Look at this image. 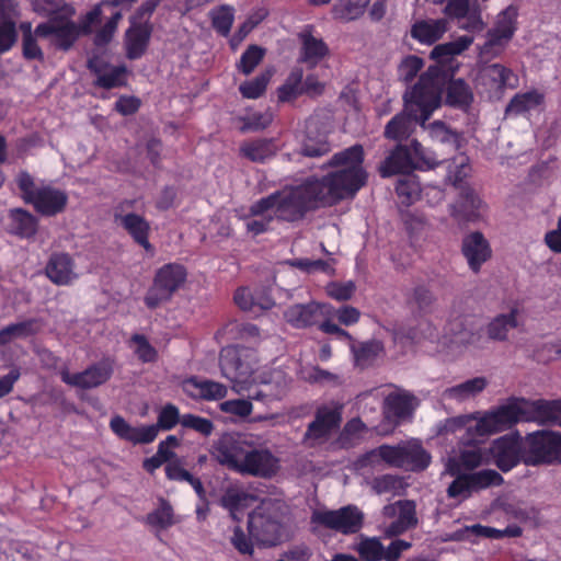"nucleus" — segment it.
<instances>
[{"mask_svg":"<svg viewBox=\"0 0 561 561\" xmlns=\"http://www.w3.org/2000/svg\"><path fill=\"white\" fill-rule=\"evenodd\" d=\"M363 162L364 149L354 145L332 156L327 163L331 171L322 180L312 178L299 185L285 186L263 199H268L276 220H299L319 203L332 204L354 196L367 181Z\"/></svg>","mask_w":561,"mask_h":561,"instance_id":"1","label":"nucleus"},{"mask_svg":"<svg viewBox=\"0 0 561 561\" xmlns=\"http://www.w3.org/2000/svg\"><path fill=\"white\" fill-rule=\"evenodd\" d=\"M256 363L255 352L247 347L228 346L220 354L221 375L237 393L248 392L249 399L264 404L282 400L289 386L286 373L278 368L259 369Z\"/></svg>","mask_w":561,"mask_h":561,"instance_id":"2","label":"nucleus"},{"mask_svg":"<svg viewBox=\"0 0 561 561\" xmlns=\"http://www.w3.org/2000/svg\"><path fill=\"white\" fill-rule=\"evenodd\" d=\"M216 460L240 474L271 479L280 470V459L253 435H226L213 448Z\"/></svg>","mask_w":561,"mask_h":561,"instance_id":"3","label":"nucleus"},{"mask_svg":"<svg viewBox=\"0 0 561 561\" xmlns=\"http://www.w3.org/2000/svg\"><path fill=\"white\" fill-rule=\"evenodd\" d=\"M474 435L469 440L511 428L518 422H537L561 426V399L526 401L514 399L483 415H473Z\"/></svg>","mask_w":561,"mask_h":561,"instance_id":"4","label":"nucleus"},{"mask_svg":"<svg viewBox=\"0 0 561 561\" xmlns=\"http://www.w3.org/2000/svg\"><path fill=\"white\" fill-rule=\"evenodd\" d=\"M404 108L393 116L385 127V137L401 141L409 138L416 124L425 127V122L440 104L437 84L428 72L421 76L419 82L404 93Z\"/></svg>","mask_w":561,"mask_h":561,"instance_id":"5","label":"nucleus"},{"mask_svg":"<svg viewBox=\"0 0 561 561\" xmlns=\"http://www.w3.org/2000/svg\"><path fill=\"white\" fill-rule=\"evenodd\" d=\"M489 454L476 445L462 448L458 455L447 458L445 470L454 481L447 489L449 497L465 500L472 493L502 483V476L492 469L472 471L476 468L488 463Z\"/></svg>","mask_w":561,"mask_h":561,"instance_id":"6","label":"nucleus"},{"mask_svg":"<svg viewBox=\"0 0 561 561\" xmlns=\"http://www.w3.org/2000/svg\"><path fill=\"white\" fill-rule=\"evenodd\" d=\"M101 15L102 10L98 5L87 13L80 27L71 21H59L57 19H49L47 22L38 24L34 31L31 23H22L20 28L23 33V56L26 59L43 60L44 53L39 46V41L43 39H49L55 46L65 50L68 49L75 43L80 32H91L92 25L100 21Z\"/></svg>","mask_w":561,"mask_h":561,"instance_id":"7","label":"nucleus"},{"mask_svg":"<svg viewBox=\"0 0 561 561\" xmlns=\"http://www.w3.org/2000/svg\"><path fill=\"white\" fill-rule=\"evenodd\" d=\"M248 531L256 546L271 548L285 538L282 506L278 502L264 499L249 514Z\"/></svg>","mask_w":561,"mask_h":561,"instance_id":"8","label":"nucleus"},{"mask_svg":"<svg viewBox=\"0 0 561 561\" xmlns=\"http://www.w3.org/2000/svg\"><path fill=\"white\" fill-rule=\"evenodd\" d=\"M15 182L22 192L23 199L32 204L43 216H55L66 209L68 195L65 191L51 185L37 186L26 171H21Z\"/></svg>","mask_w":561,"mask_h":561,"instance_id":"9","label":"nucleus"},{"mask_svg":"<svg viewBox=\"0 0 561 561\" xmlns=\"http://www.w3.org/2000/svg\"><path fill=\"white\" fill-rule=\"evenodd\" d=\"M524 461L530 466L561 462V433L542 431L528 435Z\"/></svg>","mask_w":561,"mask_h":561,"instance_id":"10","label":"nucleus"},{"mask_svg":"<svg viewBox=\"0 0 561 561\" xmlns=\"http://www.w3.org/2000/svg\"><path fill=\"white\" fill-rule=\"evenodd\" d=\"M186 279L185 268L175 263L162 266L156 274L152 287L145 297L146 305L154 309L171 298Z\"/></svg>","mask_w":561,"mask_h":561,"instance_id":"11","label":"nucleus"},{"mask_svg":"<svg viewBox=\"0 0 561 561\" xmlns=\"http://www.w3.org/2000/svg\"><path fill=\"white\" fill-rule=\"evenodd\" d=\"M114 373V362L111 358H104L90 365L81 373L71 374L68 369L60 371L61 380L76 388L92 389L104 385Z\"/></svg>","mask_w":561,"mask_h":561,"instance_id":"12","label":"nucleus"},{"mask_svg":"<svg viewBox=\"0 0 561 561\" xmlns=\"http://www.w3.org/2000/svg\"><path fill=\"white\" fill-rule=\"evenodd\" d=\"M311 520L343 534H354L362 527L363 513L356 506L348 505L337 511H316Z\"/></svg>","mask_w":561,"mask_h":561,"instance_id":"13","label":"nucleus"},{"mask_svg":"<svg viewBox=\"0 0 561 561\" xmlns=\"http://www.w3.org/2000/svg\"><path fill=\"white\" fill-rule=\"evenodd\" d=\"M476 82L486 92L499 94L505 89H515L518 85V77L502 64L485 62L478 70Z\"/></svg>","mask_w":561,"mask_h":561,"instance_id":"14","label":"nucleus"},{"mask_svg":"<svg viewBox=\"0 0 561 561\" xmlns=\"http://www.w3.org/2000/svg\"><path fill=\"white\" fill-rule=\"evenodd\" d=\"M341 423V407L336 404L324 405L318 409L314 421L309 425L306 440L318 444L335 432Z\"/></svg>","mask_w":561,"mask_h":561,"instance_id":"15","label":"nucleus"},{"mask_svg":"<svg viewBox=\"0 0 561 561\" xmlns=\"http://www.w3.org/2000/svg\"><path fill=\"white\" fill-rule=\"evenodd\" d=\"M520 450L519 436L507 434L493 442L490 455L502 471H508L519 462Z\"/></svg>","mask_w":561,"mask_h":561,"instance_id":"16","label":"nucleus"},{"mask_svg":"<svg viewBox=\"0 0 561 561\" xmlns=\"http://www.w3.org/2000/svg\"><path fill=\"white\" fill-rule=\"evenodd\" d=\"M300 42L299 61L306 64L309 68L317 67L325 59L330 49L327 43L320 36L313 34L311 26H305L298 34Z\"/></svg>","mask_w":561,"mask_h":561,"instance_id":"17","label":"nucleus"},{"mask_svg":"<svg viewBox=\"0 0 561 561\" xmlns=\"http://www.w3.org/2000/svg\"><path fill=\"white\" fill-rule=\"evenodd\" d=\"M461 252L467 260L469 268L473 273H479L481 266L490 260L492 255L489 241L479 231L471 232L463 238Z\"/></svg>","mask_w":561,"mask_h":561,"instance_id":"18","label":"nucleus"},{"mask_svg":"<svg viewBox=\"0 0 561 561\" xmlns=\"http://www.w3.org/2000/svg\"><path fill=\"white\" fill-rule=\"evenodd\" d=\"M182 390L192 399L205 401H218L228 394V388L224 383L199 377L183 380Z\"/></svg>","mask_w":561,"mask_h":561,"instance_id":"19","label":"nucleus"},{"mask_svg":"<svg viewBox=\"0 0 561 561\" xmlns=\"http://www.w3.org/2000/svg\"><path fill=\"white\" fill-rule=\"evenodd\" d=\"M115 222L124 228L128 234L147 251H150L151 244L148 240L150 225L140 215L135 213H124L123 205L117 207L114 211Z\"/></svg>","mask_w":561,"mask_h":561,"instance_id":"20","label":"nucleus"},{"mask_svg":"<svg viewBox=\"0 0 561 561\" xmlns=\"http://www.w3.org/2000/svg\"><path fill=\"white\" fill-rule=\"evenodd\" d=\"M255 494L248 492L242 485H229L220 497V505L228 511L233 520L240 522L245 510L256 502Z\"/></svg>","mask_w":561,"mask_h":561,"instance_id":"21","label":"nucleus"},{"mask_svg":"<svg viewBox=\"0 0 561 561\" xmlns=\"http://www.w3.org/2000/svg\"><path fill=\"white\" fill-rule=\"evenodd\" d=\"M111 430L122 439L135 445L152 443L158 436L157 425L131 426L122 416L116 415L110 422Z\"/></svg>","mask_w":561,"mask_h":561,"instance_id":"22","label":"nucleus"},{"mask_svg":"<svg viewBox=\"0 0 561 561\" xmlns=\"http://www.w3.org/2000/svg\"><path fill=\"white\" fill-rule=\"evenodd\" d=\"M45 274L58 286H68L78 278L75 263L67 253L53 254L45 267Z\"/></svg>","mask_w":561,"mask_h":561,"instance_id":"23","label":"nucleus"},{"mask_svg":"<svg viewBox=\"0 0 561 561\" xmlns=\"http://www.w3.org/2000/svg\"><path fill=\"white\" fill-rule=\"evenodd\" d=\"M89 69L96 76L95 85L104 89L122 87L126 82L127 69L125 66H112L98 57L89 60Z\"/></svg>","mask_w":561,"mask_h":561,"instance_id":"24","label":"nucleus"},{"mask_svg":"<svg viewBox=\"0 0 561 561\" xmlns=\"http://www.w3.org/2000/svg\"><path fill=\"white\" fill-rule=\"evenodd\" d=\"M444 13L451 19H466V23L461 25L465 30L480 31L483 28V21L478 5L470 0H448L444 8Z\"/></svg>","mask_w":561,"mask_h":561,"instance_id":"25","label":"nucleus"},{"mask_svg":"<svg viewBox=\"0 0 561 561\" xmlns=\"http://www.w3.org/2000/svg\"><path fill=\"white\" fill-rule=\"evenodd\" d=\"M243 220L247 232L259 236L268 231L276 219L271 211L268 199L262 197L250 206L249 214Z\"/></svg>","mask_w":561,"mask_h":561,"instance_id":"26","label":"nucleus"},{"mask_svg":"<svg viewBox=\"0 0 561 561\" xmlns=\"http://www.w3.org/2000/svg\"><path fill=\"white\" fill-rule=\"evenodd\" d=\"M414 398L404 391H393L383 401V415L391 424L409 417L414 410Z\"/></svg>","mask_w":561,"mask_h":561,"instance_id":"27","label":"nucleus"},{"mask_svg":"<svg viewBox=\"0 0 561 561\" xmlns=\"http://www.w3.org/2000/svg\"><path fill=\"white\" fill-rule=\"evenodd\" d=\"M483 203L471 190H462L459 199L450 205V216L458 222L476 221L481 216Z\"/></svg>","mask_w":561,"mask_h":561,"instance_id":"28","label":"nucleus"},{"mask_svg":"<svg viewBox=\"0 0 561 561\" xmlns=\"http://www.w3.org/2000/svg\"><path fill=\"white\" fill-rule=\"evenodd\" d=\"M448 27L447 19L419 20L411 27V36L421 44L432 45L443 37Z\"/></svg>","mask_w":561,"mask_h":561,"instance_id":"29","label":"nucleus"},{"mask_svg":"<svg viewBox=\"0 0 561 561\" xmlns=\"http://www.w3.org/2000/svg\"><path fill=\"white\" fill-rule=\"evenodd\" d=\"M151 34V27L148 23L137 22L131 19L130 27L126 32L125 46L127 57L129 59H137L145 53Z\"/></svg>","mask_w":561,"mask_h":561,"instance_id":"30","label":"nucleus"},{"mask_svg":"<svg viewBox=\"0 0 561 561\" xmlns=\"http://www.w3.org/2000/svg\"><path fill=\"white\" fill-rule=\"evenodd\" d=\"M413 169L412 153L409 146L399 145L379 167L382 178H389L399 173H408Z\"/></svg>","mask_w":561,"mask_h":561,"instance_id":"31","label":"nucleus"},{"mask_svg":"<svg viewBox=\"0 0 561 561\" xmlns=\"http://www.w3.org/2000/svg\"><path fill=\"white\" fill-rule=\"evenodd\" d=\"M488 385L489 380L485 377L478 376L445 389L443 391V398L457 402H466L479 396Z\"/></svg>","mask_w":561,"mask_h":561,"instance_id":"32","label":"nucleus"},{"mask_svg":"<svg viewBox=\"0 0 561 561\" xmlns=\"http://www.w3.org/2000/svg\"><path fill=\"white\" fill-rule=\"evenodd\" d=\"M319 313L323 314V305L310 302L289 307L284 317L294 327L305 328L316 323Z\"/></svg>","mask_w":561,"mask_h":561,"instance_id":"33","label":"nucleus"},{"mask_svg":"<svg viewBox=\"0 0 561 561\" xmlns=\"http://www.w3.org/2000/svg\"><path fill=\"white\" fill-rule=\"evenodd\" d=\"M8 231L20 238H31L37 231V219L24 209H11L9 213Z\"/></svg>","mask_w":561,"mask_h":561,"instance_id":"34","label":"nucleus"},{"mask_svg":"<svg viewBox=\"0 0 561 561\" xmlns=\"http://www.w3.org/2000/svg\"><path fill=\"white\" fill-rule=\"evenodd\" d=\"M518 310L512 309L507 314H500L495 317L488 325L486 333L490 339L496 341H504L507 337L510 330L518 325Z\"/></svg>","mask_w":561,"mask_h":561,"instance_id":"35","label":"nucleus"},{"mask_svg":"<svg viewBox=\"0 0 561 561\" xmlns=\"http://www.w3.org/2000/svg\"><path fill=\"white\" fill-rule=\"evenodd\" d=\"M382 514L386 518L399 519L409 529L417 523L415 504L412 501H398L393 504L386 505L382 510Z\"/></svg>","mask_w":561,"mask_h":561,"instance_id":"36","label":"nucleus"},{"mask_svg":"<svg viewBox=\"0 0 561 561\" xmlns=\"http://www.w3.org/2000/svg\"><path fill=\"white\" fill-rule=\"evenodd\" d=\"M543 101V94L533 90L516 94L506 106L507 115H520L538 107Z\"/></svg>","mask_w":561,"mask_h":561,"instance_id":"37","label":"nucleus"},{"mask_svg":"<svg viewBox=\"0 0 561 561\" xmlns=\"http://www.w3.org/2000/svg\"><path fill=\"white\" fill-rule=\"evenodd\" d=\"M423 128L428 131L433 141L446 145L451 149H458L460 147V134L449 128L444 122L435 121L428 125L425 124Z\"/></svg>","mask_w":561,"mask_h":561,"instance_id":"38","label":"nucleus"},{"mask_svg":"<svg viewBox=\"0 0 561 561\" xmlns=\"http://www.w3.org/2000/svg\"><path fill=\"white\" fill-rule=\"evenodd\" d=\"M402 460L404 461L403 468L410 470H423L431 461L430 455L416 442L402 445Z\"/></svg>","mask_w":561,"mask_h":561,"instance_id":"39","label":"nucleus"},{"mask_svg":"<svg viewBox=\"0 0 561 561\" xmlns=\"http://www.w3.org/2000/svg\"><path fill=\"white\" fill-rule=\"evenodd\" d=\"M370 0H337L333 5V16L341 21H354L362 16Z\"/></svg>","mask_w":561,"mask_h":561,"instance_id":"40","label":"nucleus"},{"mask_svg":"<svg viewBox=\"0 0 561 561\" xmlns=\"http://www.w3.org/2000/svg\"><path fill=\"white\" fill-rule=\"evenodd\" d=\"M34 11L39 14L50 15V19L70 21L73 14L72 8L62 3L61 0H32Z\"/></svg>","mask_w":561,"mask_h":561,"instance_id":"41","label":"nucleus"},{"mask_svg":"<svg viewBox=\"0 0 561 561\" xmlns=\"http://www.w3.org/2000/svg\"><path fill=\"white\" fill-rule=\"evenodd\" d=\"M240 151L245 158L253 162H263L275 153V146L271 140L259 139L244 142Z\"/></svg>","mask_w":561,"mask_h":561,"instance_id":"42","label":"nucleus"},{"mask_svg":"<svg viewBox=\"0 0 561 561\" xmlns=\"http://www.w3.org/2000/svg\"><path fill=\"white\" fill-rule=\"evenodd\" d=\"M469 426H474L473 415L456 416L445 420L444 423L439 426V433L456 434L458 432L465 431L467 433V437L461 435L460 439L466 444H471L476 442L469 440L474 435V428H469Z\"/></svg>","mask_w":561,"mask_h":561,"instance_id":"43","label":"nucleus"},{"mask_svg":"<svg viewBox=\"0 0 561 561\" xmlns=\"http://www.w3.org/2000/svg\"><path fill=\"white\" fill-rule=\"evenodd\" d=\"M304 71L301 68H294L283 85L277 90L280 102H289L302 94Z\"/></svg>","mask_w":561,"mask_h":561,"instance_id":"44","label":"nucleus"},{"mask_svg":"<svg viewBox=\"0 0 561 561\" xmlns=\"http://www.w3.org/2000/svg\"><path fill=\"white\" fill-rule=\"evenodd\" d=\"M354 550L364 561H380L385 557V547L376 537L360 536Z\"/></svg>","mask_w":561,"mask_h":561,"instance_id":"45","label":"nucleus"},{"mask_svg":"<svg viewBox=\"0 0 561 561\" xmlns=\"http://www.w3.org/2000/svg\"><path fill=\"white\" fill-rule=\"evenodd\" d=\"M518 11L514 5H510L497 14L494 26L491 28L505 38L512 39L516 31V20Z\"/></svg>","mask_w":561,"mask_h":561,"instance_id":"46","label":"nucleus"},{"mask_svg":"<svg viewBox=\"0 0 561 561\" xmlns=\"http://www.w3.org/2000/svg\"><path fill=\"white\" fill-rule=\"evenodd\" d=\"M510 42L511 39H504V36L489 30L484 44L479 47V57L484 60L495 58L505 50Z\"/></svg>","mask_w":561,"mask_h":561,"instance_id":"47","label":"nucleus"},{"mask_svg":"<svg viewBox=\"0 0 561 561\" xmlns=\"http://www.w3.org/2000/svg\"><path fill=\"white\" fill-rule=\"evenodd\" d=\"M405 486L403 478L392 474L377 477L371 482V488L377 494L401 495Z\"/></svg>","mask_w":561,"mask_h":561,"instance_id":"48","label":"nucleus"},{"mask_svg":"<svg viewBox=\"0 0 561 561\" xmlns=\"http://www.w3.org/2000/svg\"><path fill=\"white\" fill-rule=\"evenodd\" d=\"M472 92L463 80H454L447 89V102L454 106L465 107L470 104Z\"/></svg>","mask_w":561,"mask_h":561,"instance_id":"49","label":"nucleus"},{"mask_svg":"<svg viewBox=\"0 0 561 561\" xmlns=\"http://www.w3.org/2000/svg\"><path fill=\"white\" fill-rule=\"evenodd\" d=\"M409 149L412 153L413 169H433L438 165L439 162L435 154L417 140H412Z\"/></svg>","mask_w":561,"mask_h":561,"instance_id":"50","label":"nucleus"},{"mask_svg":"<svg viewBox=\"0 0 561 561\" xmlns=\"http://www.w3.org/2000/svg\"><path fill=\"white\" fill-rule=\"evenodd\" d=\"M146 522L148 525L159 529L171 527L175 524L171 505L165 501H161L160 506L147 515Z\"/></svg>","mask_w":561,"mask_h":561,"instance_id":"51","label":"nucleus"},{"mask_svg":"<svg viewBox=\"0 0 561 561\" xmlns=\"http://www.w3.org/2000/svg\"><path fill=\"white\" fill-rule=\"evenodd\" d=\"M356 364L359 366H367L376 359L382 352L383 346L381 342L373 340L363 343L358 348L352 346Z\"/></svg>","mask_w":561,"mask_h":561,"instance_id":"52","label":"nucleus"},{"mask_svg":"<svg viewBox=\"0 0 561 561\" xmlns=\"http://www.w3.org/2000/svg\"><path fill=\"white\" fill-rule=\"evenodd\" d=\"M323 316L335 317L341 324L350 327L359 321L360 312L353 306H343L339 309H334L330 305H323Z\"/></svg>","mask_w":561,"mask_h":561,"instance_id":"53","label":"nucleus"},{"mask_svg":"<svg viewBox=\"0 0 561 561\" xmlns=\"http://www.w3.org/2000/svg\"><path fill=\"white\" fill-rule=\"evenodd\" d=\"M396 192L399 197L402 198V203L412 204L415 199L419 198L421 193V187L415 176L405 175L404 178L398 181L396 186Z\"/></svg>","mask_w":561,"mask_h":561,"instance_id":"54","label":"nucleus"},{"mask_svg":"<svg viewBox=\"0 0 561 561\" xmlns=\"http://www.w3.org/2000/svg\"><path fill=\"white\" fill-rule=\"evenodd\" d=\"M34 321H24L10 324L0 331V345H5L12 341L25 337L31 332H34Z\"/></svg>","mask_w":561,"mask_h":561,"instance_id":"55","label":"nucleus"},{"mask_svg":"<svg viewBox=\"0 0 561 561\" xmlns=\"http://www.w3.org/2000/svg\"><path fill=\"white\" fill-rule=\"evenodd\" d=\"M219 410L226 414H230L238 419L248 417L253 410L251 399H233L227 400L219 404Z\"/></svg>","mask_w":561,"mask_h":561,"instance_id":"56","label":"nucleus"},{"mask_svg":"<svg viewBox=\"0 0 561 561\" xmlns=\"http://www.w3.org/2000/svg\"><path fill=\"white\" fill-rule=\"evenodd\" d=\"M213 26L222 35H228L233 23V9L222 5L211 12Z\"/></svg>","mask_w":561,"mask_h":561,"instance_id":"57","label":"nucleus"},{"mask_svg":"<svg viewBox=\"0 0 561 561\" xmlns=\"http://www.w3.org/2000/svg\"><path fill=\"white\" fill-rule=\"evenodd\" d=\"M333 260H309V259H297L290 262V265L297 267L307 273H313L317 271L323 272L328 275L334 274Z\"/></svg>","mask_w":561,"mask_h":561,"instance_id":"58","label":"nucleus"},{"mask_svg":"<svg viewBox=\"0 0 561 561\" xmlns=\"http://www.w3.org/2000/svg\"><path fill=\"white\" fill-rule=\"evenodd\" d=\"M330 150L331 147L324 136L317 138L307 136L300 147V152L306 157H320L327 154Z\"/></svg>","mask_w":561,"mask_h":561,"instance_id":"59","label":"nucleus"},{"mask_svg":"<svg viewBox=\"0 0 561 561\" xmlns=\"http://www.w3.org/2000/svg\"><path fill=\"white\" fill-rule=\"evenodd\" d=\"M230 542L239 553L250 557L253 556L254 545L256 543L240 526L233 527Z\"/></svg>","mask_w":561,"mask_h":561,"instance_id":"60","label":"nucleus"},{"mask_svg":"<svg viewBox=\"0 0 561 561\" xmlns=\"http://www.w3.org/2000/svg\"><path fill=\"white\" fill-rule=\"evenodd\" d=\"M181 425L194 430L204 436H209L214 431V424L209 419L191 413L181 416Z\"/></svg>","mask_w":561,"mask_h":561,"instance_id":"61","label":"nucleus"},{"mask_svg":"<svg viewBox=\"0 0 561 561\" xmlns=\"http://www.w3.org/2000/svg\"><path fill=\"white\" fill-rule=\"evenodd\" d=\"M270 76L268 75H261L256 78L245 81L239 87V91L242 94V96L247 99H257L260 98L268 83Z\"/></svg>","mask_w":561,"mask_h":561,"instance_id":"62","label":"nucleus"},{"mask_svg":"<svg viewBox=\"0 0 561 561\" xmlns=\"http://www.w3.org/2000/svg\"><path fill=\"white\" fill-rule=\"evenodd\" d=\"M16 39L15 23L5 15H0V54L9 50Z\"/></svg>","mask_w":561,"mask_h":561,"instance_id":"63","label":"nucleus"},{"mask_svg":"<svg viewBox=\"0 0 561 561\" xmlns=\"http://www.w3.org/2000/svg\"><path fill=\"white\" fill-rule=\"evenodd\" d=\"M424 66L422 58L417 56L405 57L399 66V77L404 82L412 81Z\"/></svg>","mask_w":561,"mask_h":561,"instance_id":"64","label":"nucleus"}]
</instances>
